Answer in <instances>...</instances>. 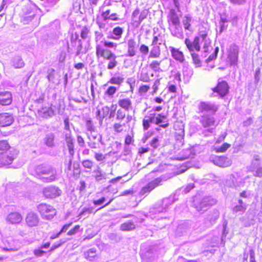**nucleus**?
I'll use <instances>...</instances> for the list:
<instances>
[{
    "mask_svg": "<svg viewBox=\"0 0 262 262\" xmlns=\"http://www.w3.org/2000/svg\"><path fill=\"white\" fill-rule=\"evenodd\" d=\"M120 228L122 231H128L135 229L136 226L134 222L128 221L121 224Z\"/></svg>",
    "mask_w": 262,
    "mask_h": 262,
    "instance_id": "cd10ccee",
    "label": "nucleus"
},
{
    "mask_svg": "<svg viewBox=\"0 0 262 262\" xmlns=\"http://www.w3.org/2000/svg\"><path fill=\"white\" fill-rule=\"evenodd\" d=\"M212 91L222 98L229 93V86L226 81H218L216 86L212 88Z\"/></svg>",
    "mask_w": 262,
    "mask_h": 262,
    "instance_id": "6e6552de",
    "label": "nucleus"
},
{
    "mask_svg": "<svg viewBox=\"0 0 262 262\" xmlns=\"http://www.w3.org/2000/svg\"><path fill=\"white\" fill-rule=\"evenodd\" d=\"M231 145L227 143H223L221 146L215 148V151L216 152H225L229 148H230Z\"/></svg>",
    "mask_w": 262,
    "mask_h": 262,
    "instance_id": "473e14b6",
    "label": "nucleus"
},
{
    "mask_svg": "<svg viewBox=\"0 0 262 262\" xmlns=\"http://www.w3.org/2000/svg\"><path fill=\"white\" fill-rule=\"evenodd\" d=\"M105 201V197H102L101 198L93 201V203L95 205H99L102 204Z\"/></svg>",
    "mask_w": 262,
    "mask_h": 262,
    "instance_id": "13d9d810",
    "label": "nucleus"
},
{
    "mask_svg": "<svg viewBox=\"0 0 262 262\" xmlns=\"http://www.w3.org/2000/svg\"><path fill=\"white\" fill-rule=\"evenodd\" d=\"M15 158L16 155L12 152H9L6 155L5 154L0 155V167L12 164Z\"/></svg>",
    "mask_w": 262,
    "mask_h": 262,
    "instance_id": "ddd939ff",
    "label": "nucleus"
},
{
    "mask_svg": "<svg viewBox=\"0 0 262 262\" xmlns=\"http://www.w3.org/2000/svg\"><path fill=\"white\" fill-rule=\"evenodd\" d=\"M214 162L216 165L222 167H228L231 165V161L225 156L216 157L214 160Z\"/></svg>",
    "mask_w": 262,
    "mask_h": 262,
    "instance_id": "412c9836",
    "label": "nucleus"
},
{
    "mask_svg": "<svg viewBox=\"0 0 262 262\" xmlns=\"http://www.w3.org/2000/svg\"><path fill=\"white\" fill-rule=\"evenodd\" d=\"M94 172L95 173V178L97 181H100L105 179L104 175L100 170L97 169L94 171Z\"/></svg>",
    "mask_w": 262,
    "mask_h": 262,
    "instance_id": "79ce46f5",
    "label": "nucleus"
},
{
    "mask_svg": "<svg viewBox=\"0 0 262 262\" xmlns=\"http://www.w3.org/2000/svg\"><path fill=\"white\" fill-rule=\"evenodd\" d=\"M14 122L12 115L8 113L0 114V127H6L11 125Z\"/></svg>",
    "mask_w": 262,
    "mask_h": 262,
    "instance_id": "dca6fc26",
    "label": "nucleus"
},
{
    "mask_svg": "<svg viewBox=\"0 0 262 262\" xmlns=\"http://www.w3.org/2000/svg\"><path fill=\"white\" fill-rule=\"evenodd\" d=\"M160 83L159 80H156L152 85V94H155L157 93L158 89H159V85Z\"/></svg>",
    "mask_w": 262,
    "mask_h": 262,
    "instance_id": "3c124183",
    "label": "nucleus"
},
{
    "mask_svg": "<svg viewBox=\"0 0 262 262\" xmlns=\"http://www.w3.org/2000/svg\"><path fill=\"white\" fill-rule=\"evenodd\" d=\"M199 109L201 112H209L214 114L218 110L216 105L206 102H201L199 105Z\"/></svg>",
    "mask_w": 262,
    "mask_h": 262,
    "instance_id": "f3484780",
    "label": "nucleus"
},
{
    "mask_svg": "<svg viewBox=\"0 0 262 262\" xmlns=\"http://www.w3.org/2000/svg\"><path fill=\"white\" fill-rule=\"evenodd\" d=\"M134 142V135H127L125 137L124 143L126 145H129Z\"/></svg>",
    "mask_w": 262,
    "mask_h": 262,
    "instance_id": "c03bdc74",
    "label": "nucleus"
},
{
    "mask_svg": "<svg viewBox=\"0 0 262 262\" xmlns=\"http://www.w3.org/2000/svg\"><path fill=\"white\" fill-rule=\"evenodd\" d=\"M170 52L172 57L176 60L181 63H183L185 61V57L183 53L179 49L173 47H170Z\"/></svg>",
    "mask_w": 262,
    "mask_h": 262,
    "instance_id": "4be33fe9",
    "label": "nucleus"
},
{
    "mask_svg": "<svg viewBox=\"0 0 262 262\" xmlns=\"http://www.w3.org/2000/svg\"><path fill=\"white\" fill-rule=\"evenodd\" d=\"M174 137L177 140L183 139L185 132L184 125L182 122L176 121L174 124Z\"/></svg>",
    "mask_w": 262,
    "mask_h": 262,
    "instance_id": "f8f14e48",
    "label": "nucleus"
},
{
    "mask_svg": "<svg viewBox=\"0 0 262 262\" xmlns=\"http://www.w3.org/2000/svg\"><path fill=\"white\" fill-rule=\"evenodd\" d=\"M127 56L134 57L137 53V43L134 39H129L127 41Z\"/></svg>",
    "mask_w": 262,
    "mask_h": 262,
    "instance_id": "6ab92c4d",
    "label": "nucleus"
},
{
    "mask_svg": "<svg viewBox=\"0 0 262 262\" xmlns=\"http://www.w3.org/2000/svg\"><path fill=\"white\" fill-rule=\"evenodd\" d=\"M191 56L192 58L193 62L195 65L196 67H200L201 66V60L198 54L194 52V51L191 52Z\"/></svg>",
    "mask_w": 262,
    "mask_h": 262,
    "instance_id": "7c9ffc66",
    "label": "nucleus"
},
{
    "mask_svg": "<svg viewBox=\"0 0 262 262\" xmlns=\"http://www.w3.org/2000/svg\"><path fill=\"white\" fill-rule=\"evenodd\" d=\"M194 205L198 209L201 210L210 205L208 198H198L194 200Z\"/></svg>",
    "mask_w": 262,
    "mask_h": 262,
    "instance_id": "393cba45",
    "label": "nucleus"
},
{
    "mask_svg": "<svg viewBox=\"0 0 262 262\" xmlns=\"http://www.w3.org/2000/svg\"><path fill=\"white\" fill-rule=\"evenodd\" d=\"M210 30V27L208 25H202L199 28V36L194 37L193 41L186 38L185 39V44L189 52L194 50L199 52L201 50L200 42L201 40L208 39L207 36Z\"/></svg>",
    "mask_w": 262,
    "mask_h": 262,
    "instance_id": "20e7f679",
    "label": "nucleus"
},
{
    "mask_svg": "<svg viewBox=\"0 0 262 262\" xmlns=\"http://www.w3.org/2000/svg\"><path fill=\"white\" fill-rule=\"evenodd\" d=\"M23 217L20 213L14 212L9 213L7 217V221L12 224H19L22 221Z\"/></svg>",
    "mask_w": 262,
    "mask_h": 262,
    "instance_id": "aec40b11",
    "label": "nucleus"
},
{
    "mask_svg": "<svg viewBox=\"0 0 262 262\" xmlns=\"http://www.w3.org/2000/svg\"><path fill=\"white\" fill-rule=\"evenodd\" d=\"M82 166L86 169H92L94 166V163L93 161L90 160H85L82 162Z\"/></svg>",
    "mask_w": 262,
    "mask_h": 262,
    "instance_id": "4c0bfd02",
    "label": "nucleus"
},
{
    "mask_svg": "<svg viewBox=\"0 0 262 262\" xmlns=\"http://www.w3.org/2000/svg\"><path fill=\"white\" fill-rule=\"evenodd\" d=\"M191 21V19L190 16L188 15H186L184 17V19L183 20V24L184 25V29L187 30H190V22Z\"/></svg>",
    "mask_w": 262,
    "mask_h": 262,
    "instance_id": "2f4dec72",
    "label": "nucleus"
},
{
    "mask_svg": "<svg viewBox=\"0 0 262 262\" xmlns=\"http://www.w3.org/2000/svg\"><path fill=\"white\" fill-rule=\"evenodd\" d=\"M34 175L44 182H51L56 179L54 169L46 164L36 166L34 170Z\"/></svg>",
    "mask_w": 262,
    "mask_h": 262,
    "instance_id": "39448f33",
    "label": "nucleus"
},
{
    "mask_svg": "<svg viewBox=\"0 0 262 262\" xmlns=\"http://www.w3.org/2000/svg\"><path fill=\"white\" fill-rule=\"evenodd\" d=\"M84 256L86 259L91 260L93 259L94 258H95L96 255L95 253V251L92 250H89L84 252Z\"/></svg>",
    "mask_w": 262,
    "mask_h": 262,
    "instance_id": "f704fd0d",
    "label": "nucleus"
},
{
    "mask_svg": "<svg viewBox=\"0 0 262 262\" xmlns=\"http://www.w3.org/2000/svg\"><path fill=\"white\" fill-rule=\"evenodd\" d=\"M10 149L11 146L8 140H0V155L5 154Z\"/></svg>",
    "mask_w": 262,
    "mask_h": 262,
    "instance_id": "c85d7f7f",
    "label": "nucleus"
},
{
    "mask_svg": "<svg viewBox=\"0 0 262 262\" xmlns=\"http://www.w3.org/2000/svg\"><path fill=\"white\" fill-rule=\"evenodd\" d=\"M162 181L161 178H158L148 183L145 186L142 188L141 192L143 194L149 193L154 189L161 185Z\"/></svg>",
    "mask_w": 262,
    "mask_h": 262,
    "instance_id": "9b49d317",
    "label": "nucleus"
},
{
    "mask_svg": "<svg viewBox=\"0 0 262 262\" xmlns=\"http://www.w3.org/2000/svg\"><path fill=\"white\" fill-rule=\"evenodd\" d=\"M39 115L43 118L51 117L54 115V111L51 107H42L38 111Z\"/></svg>",
    "mask_w": 262,
    "mask_h": 262,
    "instance_id": "5701e85b",
    "label": "nucleus"
},
{
    "mask_svg": "<svg viewBox=\"0 0 262 262\" xmlns=\"http://www.w3.org/2000/svg\"><path fill=\"white\" fill-rule=\"evenodd\" d=\"M63 243H64V242L61 239L59 242L55 243L51 246V247L50 249V251H54L55 249H56V248H57L59 247L60 246H61Z\"/></svg>",
    "mask_w": 262,
    "mask_h": 262,
    "instance_id": "603ef678",
    "label": "nucleus"
},
{
    "mask_svg": "<svg viewBox=\"0 0 262 262\" xmlns=\"http://www.w3.org/2000/svg\"><path fill=\"white\" fill-rule=\"evenodd\" d=\"M13 66L17 69L21 68L24 66V62L22 59H17L14 61Z\"/></svg>",
    "mask_w": 262,
    "mask_h": 262,
    "instance_id": "a19ab883",
    "label": "nucleus"
},
{
    "mask_svg": "<svg viewBox=\"0 0 262 262\" xmlns=\"http://www.w3.org/2000/svg\"><path fill=\"white\" fill-rule=\"evenodd\" d=\"M201 122L204 127H208L214 125L215 121L213 118L204 116L202 117Z\"/></svg>",
    "mask_w": 262,
    "mask_h": 262,
    "instance_id": "bb28decb",
    "label": "nucleus"
},
{
    "mask_svg": "<svg viewBox=\"0 0 262 262\" xmlns=\"http://www.w3.org/2000/svg\"><path fill=\"white\" fill-rule=\"evenodd\" d=\"M139 51L142 54L147 55L149 53V49L147 46L142 44L140 46Z\"/></svg>",
    "mask_w": 262,
    "mask_h": 262,
    "instance_id": "de8ad7c7",
    "label": "nucleus"
},
{
    "mask_svg": "<svg viewBox=\"0 0 262 262\" xmlns=\"http://www.w3.org/2000/svg\"><path fill=\"white\" fill-rule=\"evenodd\" d=\"M110 14V10H107L106 11L102 13L101 16L104 20H107L108 19V17L110 16V15H109Z\"/></svg>",
    "mask_w": 262,
    "mask_h": 262,
    "instance_id": "6e6d98bb",
    "label": "nucleus"
},
{
    "mask_svg": "<svg viewBox=\"0 0 262 262\" xmlns=\"http://www.w3.org/2000/svg\"><path fill=\"white\" fill-rule=\"evenodd\" d=\"M80 230V226L77 225L71 229L67 233L68 235L72 236L75 234Z\"/></svg>",
    "mask_w": 262,
    "mask_h": 262,
    "instance_id": "58836bf2",
    "label": "nucleus"
},
{
    "mask_svg": "<svg viewBox=\"0 0 262 262\" xmlns=\"http://www.w3.org/2000/svg\"><path fill=\"white\" fill-rule=\"evenodd\" d=\"M161 62L162 60H151L148 61V66L150 70L155 73L162 72L163 71L161 68Z\"/></svg>",
    "mask_w": 262,
    "mask_h": 262,
    "instance_id": "b1692460",
    "label": "nucleus"
},
{
    "mask_svg": "<svg viewBox=\"0 0 262 262\" xmlns=\"http://www.w3.org/2000/svg\"><path fill=\"white\" fill-rule=\"evenodd\" d=\"M250 262H256L255 257V253L253 250H250Z\"/></svg>",
    "mask_w": 262,
    "mask_h": 262,
    "instance_id": "680f3d73",
    "label": "nucleus"
},
{
    "mask_svg": "<svg viewBox=\"0 0 262 262\" xmlns=\"http://www.w3.org/2000/svg\"><path fill=\"white\" fill-rule=\"evenodd\" d=\"M92 212V208L89 207H84L80 212L79 215H82L84 213L90 214Z\"/></svg>",
    "mask_w": 262,
    "mask_h": 262,
    "instance_id": "5fc2aeb1",
    "label": "nucleus"
},
{
    "mask_svg": "<svg viewBox=\"0 0 262 262\" xmlns=\"http://www.w3.org/2000/svg\"><path fill=\"white\" fill-rule=\"evenodd\" d=\"M89 32H90V31L88 28L84 27L81 31V33H80L81 37L82 39H85L88 37Z\"/></svg>",
    "mask_w": 262,
    "mask_h": 262,
    "instance_id": "09e8293b",
    "label": "nucleus"
},
{
    "mask_svg": "<svg viewBox=\"0 0 262 262\" xmlns=\"http://www.w3.org/2000/svg\"><path fill=\"white\" fill-rule=\"evenodd\" d=\"M123 81V78L120 77H113L108 81V83L113 84L120 85Z\"/></svg>",
    "mask_w": 262,
    "mask_h": 262,
    "instance_id": "72a5a7b5",
    "label": "nucleus"
},
{
    "mask_svg": "<svg viewBox=\"0 0 262 262\" xmlns=\"http://www.w3.org/2000/svg\"><path fill=\"white\" fill-rule=\"evenodd\" d=\"M152 123L156 125H159L160 127L163 128H167L169 126V120L167 119L166 115L152 113L145 115L142 120V126L144 130H147Z\"/></svg>",
    "mask_w": 262,
    "mask_h": 262,
    "instance_id": "7ed1b4c3",
    "label": "nucleus"
},
{
    "mask_svg": "<svg viewBox=\"0 0 262 262\" xmlns=\"http://www.w3.org/2000/svg\"><path fill=\"white\" fill-rule=\"evenodd\" d=\"M86 188V184L85 182L84 181H80V186L79 190L80 191H83L85 190Z\"/></svg>",
    "mask_w": 262,
    "mask_h": 262,
    "instance_id": "e2e57ef3",
    "label": "nucleus"
},
{
    "mask_svg": "<svg viewBox=\"0 0 262 262\" xmlns=\"http://www.w3.org/2000/svg\"><path fill=\"white\" fill-rule=\"evenodd\" d=\"M148 10L144 9L142 10L136 9L132 13V24L136 27H138L141 22L146 19L148 14Z\"/></svg>",
    "mask_w": 262,
    "mask_h": 262,
    "instance_id": "0eeeda50",
    "label": "nucleus"
},
{
    "mask_svg": "<svg viewBox=\"0 0 262 262\" xmlns=\"http://www.w3.org/2000/svg\"><path fill=\"white\" fill-rule=\"evenodd\" d=\"M201 41L203 42V49L205 52H208L209 51V49L211 48V40L209 38L205 40H201Z\"/></svg>",
    "mask_w": 262,
    "mask_h": 262,
    "instance_id": "c9c22d12",
    "label": "nucleus"
},
{
    "mask_svg": "<svg viewBox=\"0 0 262 262\" xmlns=\"http://www.w3.org/2000/svg\"><path fill=\"white\" fill-rule=\"evenodd\" d=\"M117 105L113 104L111 106H105L102 110L104 115L103 117L107 116L109 119L115 117L116 121L112 125V129L115 134L124 133L127 132V127L130 128V126L127 124L132 120V116H127L126 123L122 122L126 117L125 112L120 108L117 109Z\"/></svg>",
    "mask_w": 262,
    "mask_h": 262,
    "instance_id": "f257e3e1",
    "label": "nucleus"
},
{
    "mask_svg": "<svg viewBox=\"0 0 262 262\" xmlns=\"http://www.w3.org/2000/svg\"><path fill=\"white\" fill-rule=\"evenodd\" d=\"M150 145L154 149L157 148L160 146L159 138H154L150 142Z\"/></svg>",
    "mask_w": 262,
    "mask_h": 262,
    "instance_id": "37998d69",
    "label": "nucleus"
},
{
    "mask_svg": "<svg viewBox=\"0 0 262 262\" xmlns=\"http://www.w3.org/2000/svg\"><path fill=\"white\" fill-rule=\"evenodd\" d=\"M235 211L236 212L238 211H243L244 212L246 210L245 207L243 206L242 205H237L235 207Z\"/></svg>",
    "mask_w": 262,
    "mask_h": 262,
    "instance_id": "338daca9",
    "label": "nucleus"
},
{
    "mask_svg": "<svg viewBox=\"0 0 262 262\" xmlns=\"http://www.w3.org/2000/svg\"><path fill=\"white\" fill-rule=\"evenodd\" d=\"M150 89V86L148 85H142L140 86L138 89V93L141 95L146 93Z\"/></svg>",
    "mask_w": 262,
    "mask_h": 262,
    "instance_id": "ea45409f",
    "label": "nucleus"
},
{
    "mask_svg": "<svg viewBox=\"0 0 262 262\" xmlns=\"http://www.w3.org/2000/svg\"><path fill=\"white\" fill-rule=\"evenodd\" d=\"M160 55L161 52L160 50V47L159 46H157V49L154 50V49H152L151 50L148 56V59L150 60L154 58H158L160 57Z\"/></svg>",
    "mask_w": 262,
    "mask_h": 262,
    "instance_id": "c756f323",
    "label": "nucleus"
},
{
    "mask_svg": "<svg viewBox=\"0 0 262 262\" xmlns=\"http://www.w3.org/2000/svg\"><path fill=\"white\" fill-rule=\"evenodd\" d=\"M13 97L12 93L9 91L0 92V105L7 106L12 103Z\"/></svg>",
    "mask_w": 262,
    "mask_h": 262,
    "instance_id": "4468645a",
    "label": "nucleus"
},
{
    "mask_svg": "<svg viewBox=\"0 0 262 262\" xmlns=\"http://www.w3.org/2000/svg\"><path fill=\"white\" fill-rule=\"evenodd\" d=\"M168 91L173 93H175L177 92V88L174 84H170L168 87Z\"/></svg>",
    "mask_w": 262,
    "mask_h": 262,
    "instance_id": "0e129e2a",
    "label": "nucleus"
},
{
    "mask_svg": "<svg viewBox=\"0 0 262 262\" xmlns=\"http://www.w3.org/2000/svg\"><path fill=\"white\" fill-rule=\"evenodd\" d=\"M118 104L120 106V108L123 109L124 111H129L133 108L132 101L127 98H122L119 99Z\"/></svg>",
    "mask_w": 262,
    "mask_h": 262,
    "instance_id": "a211bd4d",
    "label": "nucleus"
},
{
    "mask_svg": "<svg viewBox=\"0 0 262 262\" xmlns=\"http://www.w3.org/2000/svg\"><path fill=\"white\" fill-rule=\"evenodd\" d=\"M62 191L58 187L50 185L43 188L42 193L46 199H54L60 196Z\"/></svg>",
    "mask_w": 262,
    "mask_h": 262,
    "instance_id": "1a4fd4ad",
    "label": "nucleus"
},
{
    "mask_svg": "<svg viewBox=\"0 0 262 262\" xmlns=\"http://www.w3.org/2000/svg\"><path fill=\"white\" fill-rule=\"evenodd\" d=\"M108 19L113 21L118 20H119V15L116 13H112L110 15Z\"/></svg>",
    "mask_w": 262,
    "mask_h": 262,
    "instance_id": "4d7b16f0",
    "label": "nucleus"
},
{
    "mask_svg": "<svg viewBox=\"0 0 262 262\" xmlns=\"http://www.w3.org/2000/svg\"><path fill=\"white\" fill-rule=\"evenodd\" d=\"M101 43L96 45L95 54L97 58H101L108 61L106 68L108 70L115 69L118 65L117 56L110 48H116L117 44L113 41L104 40Z\"/></svg>",
    "mask_w": 262,
    "mask_h": 262,
    "instance_id": "f03ea898",
    "label": "nucleus"
},
{
    "mask_svg": "<svg viewBox=\"0 0 262 262\" xmlns=\"http://www.w3.org/2000/svg\"><path fill=\"white\" fill-rule=\"evenodd\" d=\"M168 23L169 25H173L176 27L180 25V19L175 9H171L167 16Z\"/></svg>",
    "mask_w": 262,
    "mask_h": 262,
    "instance_id": "2eb2a0df",
    "label": "nucleus"
},
{
    "mask_svg": "<svg viewBox=\"0 0 262 262\" xmlns=\"http://www.w3.org/2000/svg\"><path fill=\"white\" fill-rule=\"evenodd\" d=\"M112 32L114 36H108V38L114 40H119L123 33V30L121 27L117 26L113 29Z\"/></svg>",
    "mask_w": 262,
    "mask_h": 262,
    "instance_id": "a878e982",
    "label": "nucleus"
},
{
    "mask_svg": "<svg viewBox=\"0 0 262 262\" xmlns=\"http://www.w3.org/2000/svg\"><path fill=\"white\" fill-rule=\"evenodd\" d=\"M74 67L77 70H81L84 67V64L82 62H79L75 64Z\"/></svg>",
    "mask_w": 262,
    "mask_h": 262,
    "instance_id": "774afa93",
    "label": "nucleus"
},
{
    "mask_svg": "<svg viewBox=\"0 0 262 262\" xmlns=\"http://www.w3.org/2000/svg\"><path fill=\"white\" fill-rule=\"evenodd\" d=\"M39 221L40 219L36 213L30 211L26 214L25 222L28 226L30 227L37 226Z\"/></svg>",
    "mask_w": 262,
    "mask_h": 262,
    "instance_id": "9d476101",
    "label": "nucleus"
},
{
    "mask_svg": "<svg viewBox=\"0 0 262 262\" xmlns=\"http://www.w3.org/2000/svg\"><path fill=\"white\" fill-rule=\"evenodd\" d=\"M37 211L42 219L51 220L57 214L56 209L51 204L46 203H41L37 206Z\"/></svg>",
    "mask_w": 262,
    "mask_h": 262,
    "instance_id": "423d86ee",
    "label": "nucleus"
},
{
    "mask_svg": "<svg viewBox=\"0 0 262 262\" xmlns=\"http://www.w3.org/2000/svg\"><path fill=\"white\" fill-rule=\"evenodd\" d=\"M72 223H68V224H64L62 228L61 229V230L59 231L60 233H62V232H66L68 229L72 225Z\"/></svg>",
    "mask_w": 262,
    "mask_h": 262,
    "instance_id": "bf43d9fd",
    "label": "nucleus"
},
{
    "mask_svg": "<svg viewBox=\"0 0 262 262\" xmlns=\"http://www.w3.org/2000/svg\"><path fill=\"white\" fill-rule=\"evenodd\" d=\"M152 135V133H149V132H148L146 134H145L142 139L143 143H146V141H147V140L150 137H151Z\"/></svg>",
    "mask_w": 262,
    "mask_h": 262,
    "instance_id": "052dcab7",
    "label": "nucleus"
},
{
    "mask_svg": "<svg viewBox=\"0 0 262 262\" xmlns=\"http://www.w3.org/2000/svg\"><path fill=\"white\" fill-rule=\"evenodd\" d=\"M33 254L36 257L42 256L46 252L40 249H35L33 250Z\"/></svg>",
    "mask_w": 262,
    "mask_h": 262,
    "instance_id": "8fccbe9b",
    "label": "nucleus"
},
{
    "mask_svg": "<svg viewBox=\"0 0 262 262\" xmlns=\"http://www.w3.org/2000/svg\"><path fill=\"white\" fill-rule=\"evenodd\" d=\"M149 151V148L148 147H141L140 148H139V151H138V153L139 154H143L145 152H147Z\"/></svg>",
    "mask_w": 262,
    "mask_h": 262,
    "instance_id": "69168bd1",
    "label": "nucleus"
},
{
    "mask_svg": "<svg viewBox=\"0 0 262 262\" xmlns=\"http://www.w3.org/2000/svg\"><path fill=\"white\" fill-rule=\"evenodd\" d=\"M219 52V47H216L214 50L213 53L211 54L208 58L207 59V61H210L214 59H215L217 57V53Z\"/></svg>",
    "mask_w": 262,
    "mask_h": 262,
    "instance_id": "a18cd8bd",
    "label": "nucleus"
},
{
    "mask_svg": "<svg viewBox=\"0 0 262 262\" xmlns=\"http://www.w3.org/2000/svg\"><path fill=\"white\" fill-rule=\"evenodd\" d=\"M66 142L67 143V146L68 147V149L70 151H73L74 150V144H73V140L71 136L66 137Z\"/></svg>",
    "mask_w": 262,
    "mask_h": 262,
    "instance_id": "e433bc0d",
    "label": "nucleus"
},
{
    "mask_svg": "<svg viewBox=\"0 0 262 262\" xmlns=\"http://www.w3.org/2000/svg\"><path fill=\"white\" fill-rule=\"evenodd\" d=\"M95 158L96 160L98 161H101L105 159V157L102 154L100 153H95Z\"/></svg>",
    "mask_w": 262,
    "mask_h": 262,
    "instance_id": "864d4df0",
    "label": "nucleus"
},
{
    "mask_svg": "<svg viewBox=\"0 0 262 262\" xmlns=\"http://www.w3.org/2000/svg\"><path fill=\"white\" fill-rule=\"evenodd\" d=\"M116 91L117 89L116 87L110 86L107 88L105 93L108 96H113L116 92Z\"/></svg>",
    "mask_w": 262,
    "mask_h": 262,
    "instance_id": "49530a36",
    "label": "nucleus"
}]
</instances>
